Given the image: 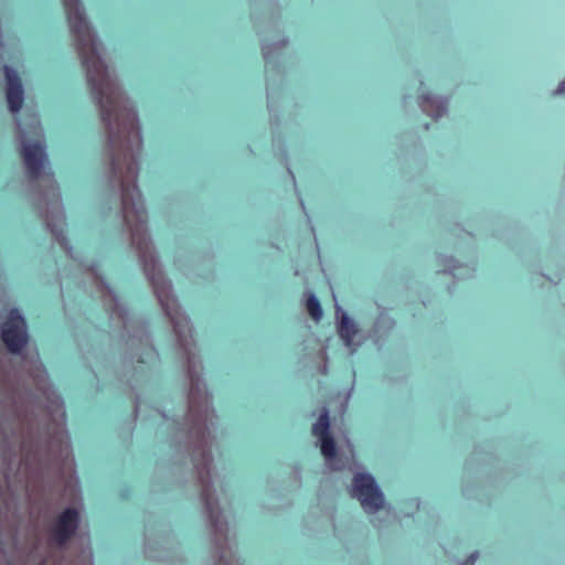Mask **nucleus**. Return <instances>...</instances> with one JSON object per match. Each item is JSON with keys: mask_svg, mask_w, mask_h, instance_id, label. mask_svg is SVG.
Masks as SVG:
<instances>
[{"mask_svg": "<svg viewBox=\"0 0 565 565\" xmlns=\"http://www.w3.org/2000/svg\"><path fill=\"white\" fill-rule=\"evenodd\" d=\"M62 1L88 85L100 108L102 120L111 143L118 147L111 168L115 175L120 174L124 220L131 230L132 243H137L140 252L145 249L146 253L149 248L145 237L148 214L137 185L138 163L132 151L134 147L139 149L142 143L136 110L102 61L100 43L85 18L79 0Z\"/></svg>", "mask_w": 565, "mask_h": 565, "instance_id": "1", "label": "nucleus"}, {"mask_svg": "<svg viewBox=\"0 0 565 565\" xmlns=\"http://www.w3.org/2000/svg\"><path fill=\"white\" fill-rule=\"evenodd\" d=\"M352 495L358 498L365 511L374 512L384 504V498L373 477L356 473L353 478Z\"/></svg>", "mask_w": 565, "mask_h": 565, "instance_id": "2", "label": "nucleus"}, {"mask_svg": "<svg viewBox=\"0 0 565 565\" xmlns=\"http://www.w3.org/2000/svg\"><path fill=\"white\" fill-rule=\"evenodd\" d=\"M2 341L11 353H19L28 341L25 321L18 309H12L2 326Z\"/></svg>", "mask_w": 565, "mask_h": 565, "instance_id": "3", "label": "nucleus"}, {"mask_svg": "<svg viewBox=\"0 0 565 565\" xmlns=\"http://www.w3.org/2000/svg\"><path fill=\"white\" fill-rule=\"evenodd\" d=\"M78 512L73 508H67L57 518L51 529V539L58 545H65L75 534L78 527Z\"/></svg>", "mask_w": 565, "mask_h": 565, "instance_id": "4", "label": "nucleus"}, {"mask_svg": "<svg viewBox=\"0 0 565 565\" xmlns=\"http://www.w3.org/2000/svg\"><path fill=\"white\" fill-rule=\"evenodd\" d=\"M4 75L8 83L7 100L9 108L12 113H18L23 104V88L21 79L17 72L10 66H4Z\"/></svg>", "mask_w": 565, "mask_h": 565, "instance_id": "5", "label": "nucleus"}, {"mask_svg": "<svg viewBox=\"0 0 565 565\" xmlns=\"http://www.w3.org/2000/svg\"><path fill=\"white\" fill-rule=\"evenodd\" d=\"M22 157L29 175L32 179H38L43 168V147L39 142L24 145L22 149Z\"/></svg>", "mask_w": 565, "mask_h": 565, "instance_id": "6", "label": "nucleus"}, {"mask_svg": "<svg viewBox=\"0 0 565 565\" xmlns=\"http://www.w3.org/2000/svg\"><path fill=\"white\" fill-rule=\"evenodd\" d=\"M147 275L151 279V284L153 286L154 292L158 297L160 305L162 306L166 313L171 317L168 291L171 289L170 282H167L164 277L159 273H147Z\"/></svg>", "mask_w": 565, "mask_h": 565, "instance_id": "7", "label": "nucleus"}, {"mask_svg": "<svg viewBox=\"0 0 565 565\" xmlns=\"http://www.w3.org/2000/svg\"><path fill=\"white\" fill-rule=\"evenodd\" d=\"M355 333L356 326L354 321L350 319L345 313H342L339 323V334L348 348H351Z\"/></svg>", "mask_w": 565, "mask_h": 565, "instance_id": "8", "label": "nucleus"}, {"mask_svg": "<svg viewBox=\"0 0 565 565\" xmlns=\"http://www.w3.org/2000/svg\"><path fill=\"white\" fill-rule=\"evenodd\" d=\"M329 412L323 408L318 420L312 425V435L319 439L330 435Z\"/></svg>", "mask_w": 565, "mask_h": 565, "instance_id": "9", "label": "nucleus"}, {"mask_svg": "<svg viewBox=\"0 0 565 565\" xmlns=\"http://www.w3.org/2000/svg\"><path fill=\"white\" fill-rule=\"evenodd\" d=\"M307 310L311 318L316 321H319L322 317V308L320 301L315 295H310L307 299Z\"/></svg>", "mask_w": 565, "mask_h": 565, "instance_id": "10", "label": "nucleus"}, {"mask_svg": "<svg viewBox=\"0 0 565 565\" xmlns=\"http://www.w3.org/2000/svg\"><path fill=\"white\" fill-rule=\"evenodd\" d=\"M320 440L321 454L327 458L331 459L335 456V443L331 435L322 437Z\"/></svg>", "mask_w": 565, "mask_h": 565, "instance_id": "11", "label": "nucleus"}, {"mask_svg": "<svg viewBox=\"0 0 565 565\" xmlns=\"http://www.w3.org/2000/svg\"><path fill=\"white\" fill-rule=\"evenodd\" d=\"M477 556V553L471 554L461 565H475Z\"/></svg>", "mask_w": 565, "mask_h": 565, "instance_id": "12", "label": "nucleus"}, {"mask_svg": "<svg viewBox=\"0 0 565 565\" xmlns=\"http://www.w3.org/2000/svg\"><path fill=\"white\" fill-rule=\"evenodd\" d=\"M422 100L419 102L420 106L425 108L427 103H430V96L429 95H423L419 97Z\"/></svg>", "mask_w": 565, "mask_h": 565, "instance_id": "13", "label": "nucleus"}, {"mask_svg": "<svg viewBox=\"0 0 565 565\" xmlns=\"http://www.w3.org/2000/svg\"><path fill=\"white\" fill-rule=\"evenodd\" d=\"M556 93L564 94L565 93V81L561 82Z\"/></svg>", "mask_w": 565, "mask_h": 565, "instance_id": "14", "label": "nucleus"}, {"mask_svg": "<svg viewBox=\"0 0 565 565\" xmlns=\"http://www.w3.org/2000/svg\"><path fill=\"white\" fill-rule=\"evenodd\" d=\"M445 110L444 106H438L435 117H440Z\"/></svg>", "mask_w": 565, "mask_h": 565, "instance_id": "15", "label": "nucleus"}]
</instances>
